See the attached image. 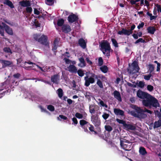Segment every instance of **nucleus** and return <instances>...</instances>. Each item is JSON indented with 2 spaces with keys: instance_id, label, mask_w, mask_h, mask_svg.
I'll list each match as a JSON object with an SVG mask.
<instances>
[{
  "instance_id": "1",
  "label": "nucleus",
  "mask_w": 161,
  "mask_h": 161,
  "mask_svg": "<svg viewBox=\"0 0 161 161\" xmlns=\"http://www.w3.org/2000/svg\"><path fill=\"white\" fill-rule=\"evenodd\" d=\"M143 105L146 107L151 108L153 107L155 108L159 107V103L158 100L150 94L142 101Z\"/></svg>"
},
{
  "instance_id": "2",
  "label": "nucleus",
  "mask_w": 161,
  "mask_h": 161,
  "mask_svg": "<svg viewBox=\"0 0 161 161\" xmlns=\"http://www.w3.org/2000/svg\"><path fill=\"white\" fill-rule=\"evenodd\" d=\"M99 47H100V50L103 53L109 58L110 56V50L111 49L109 42L106 41H104L100 44Z\"/></svg>"
},
{
  "instance_id": "3",
  "label": "nucleus",
  "mask_w": 161,
  "mask_h": 161,
  "mask_svg": "<svg viewBox=\"0 0 161 161\" xmlns=\"http://www.w3.org/2000/svg\"><path fill=\"white\" fill-rule=\"evenodd\" d=\"M89 73L91 75V76H89L86 75L84 77V80L85 82L84 85L86 87L89 86L91 84H93L95 82V80L98 79L100 78L98 75H96L93 73Z\"/></svg>"
},
{
  "instance_id": "4",
  "label": "nucleus",
  "mask_w": 161,
  "mask_h": 161,
  "mask_svg": "<svg viewBox=\"0 0 161 161\" xmlns=\"http://www.w3.org/2000/svg\"><path fill=\"white\" fill-rule=\"evenodd\" d=\"M144 113V109L141 108H137L136 109V112L135 111H131L130 112V114L134 117L141 119H144L147 117V114Z\"/></svg>"
},
{
  "instance_id": "5",
  "label": "nucleus",
  "mask_w": 161,
  "mask_h": 161,
  "mask_svg": "<svg viewBox=\"0 0 161 161\" xmlns=\"http://www.w3.org/2000/svg\"><path fill=\"white\" fill-rule=\"evenodd\" d=\"M80 124L81 127L84 130V131L87 133L90 132L88 130V128L90 131L92 132L94 131V127L93 126L85 120H80Z\"/></svg>"
},
{
  "instance_id": "6",
  "label": "nucleus",
  "mask_w": 161,
  "mask_h": 161,
  "mask_svg": "<svg viewBox=\"0 0 161 161\" xmlns=\"http://www.w3.org/2000/svg\"><path fill=\"white\" fill-rule=\"evenodd\" d=\"M34 38L42 45H48L47 41V37L46 36L43 35L40 36V35L36 34L34 35Z\"/></svg>"
},
{
  "instance_id": "7",
  "label": "nucleus",
  "mask_w": 161,
  "mask_h": 161,
  "mask_svg": "<svg viewBox=\"0 0 161 161\" xmlns=\"http://www.w3.org/2000/svg\"><path fill=\"white\" fill-rule=\"evenodd\" d=\"M91 121L95 127H98L101 125V120L98 114L92 115L91 117Z\"/></svg>"
},
{
  "instance_id": "8",
  "label": "nucleus",
  "mask_w": 161,
  "mask_h": 161,
  "mask_svg": "<svg viewBox=\"0 0 161 161\" xmlns=\"http://www.w3.org/2000/svg\"><path fill=\"white\" fill-rule=\"evenodd\" d=\"M133 66L132 69L130 70V74H136L139 72L140 68L138 65V63L136 61H134L132 63Z\"/></svg>"
},
{
  "instance_id": "9",
  "label": "nucleus",
  "mask_w": 161,
  "mask_h": 161,
  "mask_svg": "<svg viewBox=\"0 0 161 161\" xmlns=\"http://www.w3.org/2000/svg\"><path fill=\"white\" fill-rule=\"evenodd\" d=\"M127 142H124L123 140H120V145L122 148L126 151H129L131 149V144L129 145L126 143Z\"/></svg>"
},
{
  "instance_id": "10",
  "label": "nucleus",
  "mask_w": 161,
  "mask_h": 161,
  "mask_svg": "<svg viewBox=\"0 0 161 161\" xmlns=\"http://www.w3.org/2000/svg\"><path fill=\"white\" fill-rule=\"evenodd\" d=\"M78 19V16L73 14L69 15L67 19L69 22L71 23L77 21Z\"/></svg>"
},
{
  "instance_id": "11",
  "label": "nucleus",
  "mask_w": 161,
  "mask_h": 161,
  "mask_svg": "<svg viewBox=\"0 0 161 161\" xmlns=\"http://www.w3.org/2000/svg\"><path fill=\"white\" fill-rule=\"evenodd\" d=\"M149 94L138 90L137 92V96L139 98L144 99Z\"/></svg>"
},
{
  "instance_id": "12",
  "label": "nucleus",
  "mask_w": 161,
  "mask_h": 161,
  "mask_svg": "<svg viewBox=\"0 0 161 161\" xmlns=\"http://www.w3.org/2000/svg\"><path fill=\"white\" fill-rule=\"evenodd\" d=\"M61 30L62 32L65 33H68L71 31L70 26L68 24H64L61 27Z\"/></svg>"
},
{
  "instance_id": "13",
  "label": "nucleus",
  "mask_w": 161,
  "mask_h": 161,
  "mask_svg": "<svg viewBox=\"0 0 161 161\" xmlns=\"http://www.w3.org/2000/svg\"><path fill=\"white\" fill-rule=\"evenodd\" d=\"M114 114L116 115H119L121 116H124V112L122 110L117 108L114 109Z\"/></svg>"
},
{
  "instance_id": "14",
  "label": "nucleus",
  "mask_w": 161,
  "mask_h": 161,
  "mask_svg": "<svg viewBox=\"0 0 161 161\" xmlns=\"http://www.w3.org/2000/svg\"><path fill=\"white\" fill-rule=\"evenodd\" d=\"M59 79V76L58 74L54 75L51 76V81L53 83H55L56 84L58 83V80Z\"/></svg>"
},
{
  "instance_id": "15",
  "label": "nucleus",
  "mask_w": 161,
  "mask_h": 161,
  "mask_svg": "<svg viewBox=\"0 0 161 161\" xmlns=\"http://www.w3.org/2000/svg\"><path fill=\"white\" fill-rule=\"evenodd\" d=\"M78 43L80 46L83 48L85 49L86 47V43L82 38L80 39L78 41Z\"/></svg>"
},
{
  "instance_id": "16",
  "label": "nucleus",
  "mask_w": 161,
  "mask_h": 161,
  "mask_svg": "<svg viewBox=\"0 0 161 161\" xmlns=\"http://www.w3.org/2000/svg\"><path fill=\"white\" fill-rule=\"evenodd\" d=\"M68 70L71 73H76L77 69L76 67L74 65H70L68 67Z\"/></svg>"
},
{
  "instance_id": "17",
  "label": "nucleus",
  "mask_w": 161,
  "mask_h": 161,
  "mask_svg": "<svg viewBox=\"0 0 161 161\" xmlns=\"http://www.w3.org/2000/svg\"><path fill=\"white\" fill-rule=\"evenodd\" d=\"M113 93L115 98H116L119 101L121 102L122 101L121 95L119 92L115 90L114 91Z\"/></svg>"
},
{
  "instance_id": "18",
  "label": "nucleus",
  "mask_w": 161,
  "mask_h": 161,
  "mask_svg": "<svg viewBox=\"0 0 161 161\" xmlns=\"http://www.w3.org/2000/svg\"><path fill=\"white\" fill-rule=\"evenodd\" d=\"M1 63L2 64L3 68H5L7 66H9L13 64L12 62L5 60H2L1 61Z\"/></svg>"
},
{
  "instance_id": "19",
  "label": "nucleus",
  "mask_w": 161,
  "mask_h": 161,
  "mask_svg": "<svg viewBox=\"0 0 161 161\" xmlns=\"http://www.w3.org/2000/svg\"><path fill=\"white\" fill-rule=\"evenodd\" d=\"M20 4L23 7H29L31 6L30 2L28 0H23L20 2Z\"/></svg>"
},
{
  "instance_id": "20",
  "label": "nucleus",
  "mask_w": 161,
  "mask_h": 161,
  "mask_svg": "<svg viewBox=\"0 0 161 161\" xmlns=\"http://www.w3.org/2000/svg\"><path fill=\"white\" fill-rule=\"evenodd\" d=\"M124 128H125L128 130H136V127L132 125L129 124H127L126 123L124 126Z\"/></svg>"
},
{
  "instance_id": "21",
  "label": "nucleus",
  "mask_w": 161,
  "mask_h": 161,
  "mask_svg": "<svg viewBox=\"0 0 161 161\" xmlns=\"http://www.w3.org/2000/svg\"><path fill=\"white\" fill-rule=\"evenodd\" d=\"M148 33L151 34H153L156 30L153 26H149L147 29Z\"/></svg>"
},
{
  "instance_id": "22",
  "label": "nucleus",
  "mask_w": 161,
  "mask_h": 161,
  "mask_svg": "<svg viewBox=\"0 0 161 161\" xmlns=\"http://www.w3.org/2000/svg\"><path fill=\"white\" fill-rule=\"evenodd\" d=\"M3 3L4 4L8 5L11 8H14V5L9 0H4Z\"/></svg>"
},
{
  "instance_id": "23",
  "label": "nucleus",
  "mask_w": 161,
  "mask_h": 161,
  "mask_svg": "<svg viewBox=\"0 0 161 161\" xmlns=\"http://www.w3.org/2000/svg\"><path fill=\"white\" fill-rule=\"evenodd\" d=\"M127 31L128 30L126 29L123 28L122 29V30L121 31H119L117 33L118 34L120 35H124L127 36Z\"/></svg>"
},
{
  "instance_id": "24",
  "label": "nucleus",
  "mask_w": 161,
  "mask_h": 161,
  "mask_svg": "<svg viewBox=\"0 0 161 161\" xmlns=\"http://www.w3.org/2000/svg\"><path fill=\"white\" fill-rule=\"evenodd\" d=\"M139 153L141 154L142 155H144L147 153L145 148L142 147H140Z\"/></svg>"
},
{
  "instance_id": "25",
  "label": "nucleus",
  "mask_w": 161,
  "mask_h": 161,
  "mask_svg": "<svg viewBox=\"0 0 161 161\" xmlns=\"http://www.w3.org/2000/svg\"><path fill=\"white\" fill-rule=\"evenodd\" d=\"M6 32L9 35H12L13 34V32L12 28H10L8 26L5 29Z\"/></svg>"
},
{
  "instance_id": "26",
  "label": "nucleus",
  "mask_w": 161,
  "mask_h": 161,
  "mask_svg": "<svg viewBox=\"0 0 161 161\" xmlns=\"http://www.w3.org/2000/svg\"><path fill=\"white\" fill-rule=\"evenodd\" d=\"M64 21L63 19H58L57 21V25L60 27H62L64 25Z\"/></svg>"
},
{
  "instance_id": "27",
  "label": "nucleus",
  "mask_w": 161,
  "mask_h": 161,
  "mask_svg": "<svg viewBox=\"0 0 161 161\" xmlns=\"http://www.w3.org/2000/svg\"><path fill=\"white\" fill-rule=\"evenodd\" d=\"M161 126V120H158V121H155L153 126V128H158Z\"/></svg>"
},
{
  "instance_id": "28",
  "label": "nucleus",
  "mask_w": 161,
  "mask_h": 161,
  "mask_svg": "<svg viewBox=\"0 0 161 161\" xmlns=\"http://www.w3.org/2000/svg\"><path fill=\"white\" fill-rule=\"evenodd\" d=\"M57 93L59 98H61L63 97V90L61 88H58L57 90Z\"/></svg>"
},
{
  "instance_id": "29",
  "label": "nucleus",
  "mask_w": 161,
  "mask_h": 161,
  "mask_svg": "<svg viewBox=\"0 0 161 161\" xmlns=\"http://www.w3.org/2000/svg\"><path fill=\"white\" fill-rule=\"evenodd\" d=\"M100 70L103 73H106L108 71V68L106 65H103L100 68Z\"/></svg>"
},
{
  "instance_id": "30",
  "label": "nucleus",
  "mask_w": 161,
  "mask_h": 161,
  "mask_svg": "<svg viewBox=\"0 0 161 161\" xmlns=\"http://www.w3.org/2000/svg\"><path fill=\"white\" fill-rule=\"evenodd\" d=\"M57 119L61 121L62 119L66 120L67 119V118L65 116L62 115H59L58 117H57Z\"/></svg>"
},
{
  "instance_id": "31",
  "label": "nucleus",
  "mask_w": 161,
  "mask_h": 161,
  "mask_svg": "<svg viewBox=\"0 0 161 161\" xmlns=\"http://www.w3.org/2000/svg\"><path fill=\"white\" fill-rule=\"evenodd\" d=\"M97 84L101 88H103V84L102 81L99 79H97Z\"/></svg>"
},
{
  "instance_id": "32",
  "label": "nucleus",
  "mask_w": 161,
  "mask_h": 161,
  "mask_svg": "<svg viewBox=\"0 0 161 161\" xmlns=\"http://www.w3.org/2000/svg\"><path fill=\"white\" fill-rule=\"evenodd\" d=\"M90 112L92 114H94L95 112V108L94 105H90L89 107Z\"/></svg>"
},
{
  "instance_id": "33",
  "label": "nucleus",
  "mask_w": 161,
  "mask_h": 161,
  "mask_svg": "<svg viewBox=\"0 0 161 161\" xmlns=\"http://www.w3.org/2000/svg\"><path fill=\"white\" fill-rule=\"evenodd\" d=\"M116 120L120 124L123 125V127L126 123V122L125 120L122 119H116Z\"/></svg>"
},
{
  "instance_id": "34",
  "label": "nucleus",
  "mask_w": 161,
  "mask_h": 161,
  "mask_svg": "<svg viewBox=\"0 0 161 161\" xmlns=\"http://www.w3.org/2000/svg\"><path fill=\"white\" fill-rule=\"evenodd\" d=\"M149 70L150 73H152L154 70V66L152 64H149Z\"/></svg>"
},
{
  "instance_id": "35",
  "label": "nucleus",
  "mask_w": 161,
  "mask_h": 161,
  "mask_svg": "<svg viewBox=\"0 0 161 161\" xmlns=\"http://www.w3.org/2000/svg\"><path fill=\"white\" fill-rule=\"evenodd\" d=\"M77 72L78 73V75L80 77H82L84 75V73L83 71L81 69H79L77 70Z\"/></svg>"
},
{
  "instance_id": "36",
  "label": "nucleus",
  "mask_w": 161,
  "mask_h": 161,
  "mask_svg": "<svg viewBox=\"0 0 161 161\" xmlns=\"http://www.w3.org/2000/svg\"><path fill=\"white\" fill-rule=\"evenodd\" d=\"M111 40L113 45L115 47H118V43L115 39L112 38Z\"/></svg>"
},
{
  "instance_id": "37",
  "label": "nucleus",
  "mask_w": 161,
  "mask_h": 161,
  "mask_svg": "<svg viewBox=\"0 0 161 161\" xmlns=\"http://www.w3.org/2000/svg\"><path fill=\"white\" fill-rule=\"evenodd\" d=\"M105 128L106 130L108 132H110L113 130V128L110 125H107L105 126Z\"/></svg>"
},
{
  "instance_id": "38",
  "label": "nucleus",
  "mask_w": 161,
  "mask_h": 161,
  "mask_svg": "<svg viewBox=\"0 0 161 161\" xmlns=\"http://www.w3.org/2000/svg\"><path fill=\"white\" fill-rule=\"evenodd\" d=\"M3 51L7 53H12V52L10 48L9 47H6L3 49Z\"/></svg>"
},
{
  "instance_id": "39",
  "label": "nucleus",
  "mask_w": 161,
  "mask_h": 161,
  "mask_svg": "<svg viewBox=\"0 0 161 161\" xmlns=\"http://www.w3.org/2000/svg\"><path fill=\"white\" fill-rule=\"evenodd\" d=\"M103 60L102 57H100L98 60V65L99 66H101L103 64Z\"/></svg>"
},
{
  "instance_id": "40",
  "label": "nucleus",
  "mask_w": 161,
  "mask_h": 161,
  "mask_svg": "<svg viewBox=\"0 0 161 161\" xmlns=\"http://www.w3.org/2000/svg\"><path fill=\"white\" fill-rule=\"evenodd\" d=\"M47 108L51 111H53L55 109L54 107L51 105H48L47 106Z\"/></svg>"
},
{
  "instance_id": "41",
  "label": "nucleus",
  "mask_w": 161,
  "mask_h": 161,
  "mask_svg": "<svg viewBox=\"0 0 161 161\" xmlns=\"http://www.w3.org/2000/svg\"><path fill=\"white\" fill-rule=\"evenodd\" d=\"M75 116L79 119H82L83 117L82 114L78 113H76L75 114Z\"/></svg>"
},
{
  "instance_id": "42",
  "label": "nucleus",
  "mask_w": 161,
  "mask_h": 161,
  "mask_svg": "<svg viewBox=\"0 0 161 161\" xmlns=\"http://www.w3.org/2000/svg\"><path fill=\"white\" fill-rule=\"evenodd\" d=\"M152 76L151 74L150 73V74L148 75H144V78L146 80H150L151 77Z\"/></svg>"
},
{
  "instance_id": "43",
  "label": "nucleus",
  "mask_w": 161,
  "mask_h": 161,
  "mask_svg": "<svg viewBox=\"0 0 161 161\" xmlns=\"http://www.w3.org/2000/svg\"><path fill=\"white\" fill-rule=\"evenodd\" d=\"M155 114L157 116L158 118L159 119L161 120V113L158 110H157L155 111Z\"/></svg>"
},
{
  "instance_id": "44",
  "label": "nucleus",
  "mask_w": 161,
  "mask_h": 161,
  "mask_svg": "<svg viewBox=\"0 0 161 161\" xmlns=\"http://www.w3.org/2000/svg\"><path fill=\"white\" fill-rule=\"evenodd\" d=\"M139 42H141L143 43L145 42V41L144 40H143L142 38H140L139 39L137 40L135 42V44H137Z\"/></svg>"
},
{
  "instance_id": "45",
  "label": "nucleus",
  "mask_w": 161,
  "mask_h": 161,
  "mask_svg": "<svg viewBox=\"0 0 161 161\" xmlns=\"http://www.w3.org/2000/svg\"><path fill=\"white\" fill-rule=\"evenodd\" d=\"M80 63L82 64L84 66H85L86 63L84 58L83 57H81L79 58Z\"/></svg>"
},
{
  "instance_id": "46",
  "label": "nucleus",
  "mask_w": 161,
  "mask_h": 161,
  "mask_svg": "<svg viewBox=\"0 0 161 161\" xmlns=\"http://www.w3.org/2000/svg\"><path fill=\"white\" fill-rule=\"evenodd\" d=\"M109 114L107 113H104L102 115V117L105 120H106L109 117Z\"/></svg>"
},
{
  "instance_id": "47",
  "label": "nucleus",
  "mask_w": 161,
  "mask_h": 161,
  "mask_svg": "<svg viewBox=\"0 0 161 161\" xmlns=\"http://www.w3.org/2000/svg\"><path fill=\"white\" fill-rule=\"evenodd\" d=\"M147 89L150 92H152L153 90V87L151 85H148L147 87Z\"/></svg>"
},
{
  "instance_id": "48",
  "label": "nucleus",
  "mask_w": 161,
  "mask_h": 161,
  "mask_svg": "<svg viewBox=\"0 0 161 161\" xmlns=\"http://www.w3.org/2000/svg\"><path fill=\"white\" fill-rule=\"evenodd\" d=\"M36 19H34V23L36 27H39L40 26L41 24L38 21H36Z\"/></svg>"
},
{
  "instance_id": "49",
  "label": "nucleus",
  "mask_w": 161,
  "mask_h": 161,
  "mask_svg": "<svg viewBox=\"0 0 161 161\" xmlns=\"http://www.w3.org/2000/svg\"><path fill=\"white\" fill-rule=\"evenodd\" d=\"M26 10L27 13H31L32 11V9L31 7H27L26 8Z\"/></svg>"
},
{
  "instance_id": "50",
  "label": "nucleus",
  "mask_w": 161,
  "mask_h": 161,
  "mask_svg": "<svg viewBox=\"0 0 161 161\" xmlns=\"http://www.w3.org/2000/svg\"><path fill=\"white\" fill-rule=\"evenodd\" d=\"M155 6L157 7L158 12H160L161 13V5L156 4H155Z\"/></svg>"
},
{
  "instance_id": "51",
  "label": "nucleus",
  "mask_w": 161,
  "mask_h": 161,
  "mask_svg": "<svg viewBox=\"0 0 161 161\" xmlns=\"http://www.w3.org/2000/svg\"><path fill=\"white\" fill-rule=\"evenodd\" d=\"M138 86L141 88H143L144 86V84L143 82L140 81L138 83Z\"/></svg>"
},
{
  "instance_id": "52",
  "label": "nucleus",
  "mask_w": 161,
  "mask_h": 161,
  "mask_svg": "<svg viewBox=\"0 0 161 161\" xmlns=\"http://www.w3.org/2000/svg\"><path fill=\"white\" fill-rule=\"evenodd\" d=\"M144 25V23L143 22H141V24H139L137 26V28L139 29L141 28H142Z\"/></svg>"
},
{
  "instance_id": "53",
  "label": "nucleus",
  "mask_w": 161,
  "mask_h": 161,
  "mask_svg": "<svg viewBox=\"0 0 161 161\" xmlns=\"http://www.w3.org/2000/svg\"><path fill=\"white\" fill-rule=\"evenodd\" d=\"M64 60L65 63L66 64H69V63H70V62H71V61L69 59H68L66 57H65L64 58Z\"/></svg>"
},
{
  "instance_id": "54",
  "label": "nucleus",
  "mask_w": 161,
  "mask_h": 161,
  "mask_svg": "<svg viewBox=\"0 0 161 161\" xmlns=\"http://www.w3.org/2000/svg\"><path fill=\"white\" fill-rule=\"evenodd\" d=\"M127 85L130 87H131L133 88H135L136 87V85L132 84L131 83L129 82H127Z\"/></svg>"
},
{
  "instance_id": "55",
  "label": "nucleus",
  "mask_w": 161,
  "mask_h": 161,
  "mask_svg": "<svg viewBox=\"0 0 161 161\" xmlns=\"http://www.w3.org/2000/svg\"><path fill=\"white\" fill-rule=\"evenodd\" d=\"M72 120L75 125H76L77 124L78 121L76 118L75 117H73L72 119Z\"/></svg>"
},
{
  "instance_id": "56",
  "label": "nucleus",
  "mask_w": 161,
  "mask_h": 161,
  "mask_svg": "<svg viewBox=\"0 0 161 161\" xmlns=\"http://www.w3.org/2000/svg\"><path fill=\"white\" fill-rule=\"evenodd\" d=\"M64 55L66 57V58H69L70 57V55L69 53L68 52H66L64 54Z\"/></svg>"
},
{
  "instance_id": "57",
  "label": "nucleus",
  "mask_w": 161,
  "mask_h": 161,
  "mask_svg": "<svg viewBox=\"0 0 161 161\" xmlns=\"http://www.w3.org/2000/svg\"><path fill=\"white\" fill-rule=\"evenodd\" d=\"M144 110L145 112H147L148 113L151 114L153 113V111L147 109L146 108H144Z\"/></svg>"
},
{
  "instance_id": "58",
  "label": "nucleus",
  "mask_w": 161,
  "mask_h": 161,
  "mask_svg": "<svg viewBox=\"0 0 161 161\" xmlns=\"http://www.w3.org/2000/svg\"><path fill=\"white\" fill-rule=\"evenodd\" d=\"M144 110L145 112H147L148 113L151 114L153 113V111L147 109L146 108H144Z\"/></svg>"
},
{
  "instance_id": "59",
  "label": "nucleus",
  "mask_w": 161,
  "mask_h": 161,
  "mask_svg": "<svg viewBox=\"0 0 161 161\" xmlns=\"http://www.w3.org/2000/svg\"><path fill=\"white\" fill-rule=\"evenodd\" d=\"M46 0L48 3H50V4L48 3H46L48 5H51L52 4H53L54 3L53 0Z\"/></svg>"
},
{
  "instance_id": "60",
  "label": "nucleus",
  "mask_w": 161,
  "mask_h": 161,
  "mask_svg": "<svg viewBox=\"0 0 161 161\" xmlns=\"http://www.w3.org/2000/svg\"><path fill=\"white\" fill-rule=\"evenodd\" d=\"M20 76V75L19 73H17L16 74H14L13 75V76L15 78L17 79H18Z\"/></svg>"
},
{
  "instance_id": "61",
  "label": "nucleus",
  "mask_w": 161,
  "mask_h": 161,
  "mask_svg": "<svg viewBox=\"0 0 161 161\" xmlns=\"http://www.w3.org/2000/svg\"><path fill=\"white\" fill-rule=\"evenodd\" d=\"M34 12L35 14L38 15H39L40 13V11L36 8H34Z\"/></svg>"
},
{
  "instance_id": "62",
  "label": "nucleus",
  "mask_w": 161,
  "mask_h": 161,
  "mask_svg": "<svg viewBox=\"0 0 161 161\" xmlns=\"http://www.w3.org/2000/svg\"><path fill=\"white\" fill-rule=\"evenodd\" d=\"M39 108H40L41 111L42 112H47V110L46 109L44 108L42 106H39Z\"/></svg>"
},
{
  "instance_id": "63",
  "label": "nucleus",
  "mask_w": 161,
  "mask_h": 161,
  "mask_svg": "<svg viewBox=\"0 0 161 161\" xmlns=\"http://www.w3.org/2000/svg\"><path fill=\"white\" fill-rule=\"evenodd\" d=\"M86 61L87 63L89 64L90 65L92 64V62L89 60V58H86Z\"/></svg>"
},
{
  "instance_id": "64",
  "label": "nucleus",
  "mask_w": 161,
  "mask_h": 161,
  "mask_svg": "<svg viewBox=\"0 0 161 161\" xmlns=\"http://www.w3.org/2000/svg\"><path fill=\"white\" fill-rule=\"evenodd\" d=\"M58 40L56 38L54 40L53 44L58 46Z\"/></svg>"
}]
</instances>
